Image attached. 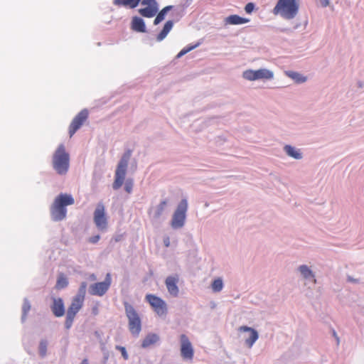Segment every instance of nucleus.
Segmentation results:
<instances>
[{"label":"nucleus","instance_id":"23","mask_svg":"<svg viewBox=\"0 0 364 364\" xmlns=\"http://www.w3.org/2000/svg\"><path fill=\"white\" fill-rule=\"evenodd\" d=\"M247 18H242L237 15H231L225 18V22L232 25L242 24L249 22Z\"/></svg>","mask_w":364,"mask_h":364},{"label":"nucleus","instance_id":"10","mask_svg":"<svg viewBox=\"0 0 364 364\" xmlns=\"http://www.w3.org/2000/svg\"><path fill=\"white\" fill-rule=\"evenodd\" d=\"M112 283L111 274L107 273L103 282L92 284L90 286L89 293L91 295L102 296L109 289Z\"/></svg>","mask_w":364,"mask_h":364},{"label":"nucleus","instance_id":"26","mask_svg":"<svg viewBox=\"0 0 364 364\" xmlns=\"http://www.w3.org/2000/svg\"><path fill=\"white\" fill-rule=\"evenodd\" d=\"M224 287L222 278L218 277L211 283V289L213 292L218 293L223 290Z\"/></svg>","mask_w":364,"mask_h":364},{"label":"nucleus","instance_id":"30","mask_svg":"<svg viewBox=\"0 0 364 364\" xmlns=\"http://www.w3.org/2000/svg\"><path fill=\"white\" fill-rule=\"evenodd\" d=\"M48 342L46 340H41L38 346L39 355L41 358H44L47 353Z\"/></svg>","mask_w":364,"mask_h":364},{"label":"nucleus","instance_id":"6","mask_svg":"<svg viewBox=\"0 0 364 364\" xmlns=\"http://www.w3.org/2000/svg\"><path fill=\"white\" fill-rule=\"evenodd\" d=\"M242 77L247 81H269L274 78V73L272 70L265 68L247 69L242 72Z\"/></svg>","mask_w":364,"mask_h":364},{"label":"nucleus","instance_id":"44","mask_svg":"<svg viewBox=\"0 0 364 364\" xmlns=\"http://www.w3.org/2000/svg\"><path fill=\"white\" fill-rule=\"evenodd\" d=\"M80 364H89L88 360L86 358L83 359Z\"/></svg>","mask_w":364,"mask_h":364},{"label":"nucleus","instance_id":"5","mask_svg":"<svg viewBox=\"0 0 364 364\" xmlns=\"http://www.w3.org/2000/svg\"><path fill=\"white\" fill-rule=\"evenodd\" d=\"M126 316L128 318V326L130 333L137 337L141 331V318L134 309V308L129 304H124Z\"/></svg>","mask_w":364,"mask_h":364},{"label":"nucleus","instance_id":"1","mask_svg":"<svg viewBox=\"0 0 364 364\" xmlns=\"http://www.w3.org/2000/svg\"><path fill=\"white\" fill-rule=\"evenodd\" d=\"M299 6L300 0H278L273 9V14L290 21L298 15Z\"/></svg>","mask_w":364,"mask_h":364},{"label":"nucleus","instance_id":"7","mask_svg":"<svg viewBox=\"0 0 364 364\" xmlns=\"http://www.w3.org/2000/svg\"><path fill=\"white\" fill-rule=\"evenodd\" d=\"M129 159L130 154L127 153L119 160L115 171L114 181L112 184L113 189L118 190L124 183Z\"/></svg>","mask_w":364,"mask_h":364},{"label":"nucleus","instance_id":"43","mask_svg":"<svg viewBox=\"0 0 364 364\" xmlns=\"http://www.w3.org/2000/svg\"><path fill=\"white\" fill-rule=\"evenodd\" d=\"M133 1H134V8H135V7H136L138 6V4H139V3L140 1L141 2L142 0H133Z\"/></svg>","mask_w":364,"mask_h":364},{"label":"nucleus","instance_id":"29","mask_svg":"<svg viewBox=\"0 0 364 364\" xmlns=\"http://www.w3.org/2000/svg\"><path fill=\"white\" fill-rule=\"evenodd\" d=\"M31 309V304L30 302L27 299H24L23 304L22 306V316L21 320L22 321H24L26 318L27 314Z\"/></svg>","mask_w":364,"mask_h":364},{"label":"nucleus","instance_id":"14","mask_svg":"<svg viewBox=\"0 0 364 364\" xmlns=\"http://www.w3.org/2000/svg\"><path fill=\"white\" fill-rule=\"evenodd\" d=\"M88 117V112L87 109H82L72 121L70 128L69 134L72 137L73 134L81 127L84 122Z\"/></svg>","mask_w":364,"mask_h":364},{"label":"nucleus","instance_id":"13","mask_svg":"<svg viewBox=\"0 0 364 364\" xmlns=\"http://www.w3.org/2000/svg\"><path fill=\"white\" fill-rule=\"evenodd\" d=\"M238 331L245 333L244 339L247 347L252 348L254 343L259 338L258 332L250 327L242 326L238 328Z\"/></svg>","mask_w":364,"mask_h":364},{"label":"nucleus","instance_id":"3","mask_svg":"<svg viewBox=\"0 0 364 364\" xmlns=\"http://www.w3.org/2000/svg\"><path fill=\"white\" fill-rule=\"evenodd\" d=\"M52 166L59 175L63 176L68 173L70 167V155L63 144L59 145L53 153Z\"/></svg>","mask_w":364,"mask_h":364},{"label":"nucleus","instance_id":"9","mask_svg":"<svg viewBox=\"0 0 364 364\" xmlns=\"http://www.w3.org/2000/svg\"><path fill=\"white\" fill-rule=\"evenodd\" d=\"M94 223L100 231L105 232L107 228V218L105 215V208L102 203H99L94 211Z\"/></svg>","mask_w":364,"mask_h":364},{"label":"nucleus","instance_id":"2","mask_svg":"<svg viewBox=\"0 0 364 364\" xmlns=\"http://www.w3.org/2000/svg\"><path fill=\"white\" fill-rule=\"evenodd\" d=\"M74 198L71 195L60 194L54 200L50 208V215L53 220L60 221L66 217L65 206L73 205Z\"/></svg>","mask_w":364,"mask_h":364},{"label":"nucleus","instance_id":"4","mask_svg":"<svg viewBox=\"0 0 364 364\" xmlns=\"http://www.w3.org/2000/svg\"><path fill=\"white\" fill-rule=\"evenodd\" d=\"M187 210L188 201L184 198L178 204L170 220V225L173 230H180L184 227Z\"/></svg>","mask_w":364,"mask_h":364},{"label":"nucleus","instance_id":"19","mask_svg":"<svg viewBox=\"0 0 364 364\" xmlns=\"http://www.w3.org/2000/svg\"><path fill=\"white\" fill-rule=\"evenodd\" d=\"M84 300H82L79 298L74 297L73 299L72 303L69 306L67 314L73 316H75L77 313L80 310L82 306Z\"/></svg>","mask_w":364,"mask_h":364},{"label":"nucleus","instance_id":"34","mask_svg":"<svg viewBox=\"0 0 364 364\" xmlns=\"http://www.w3.org/2000/svg\"><path fill=\"white\" fill-rule=\"evenodd\" d=\"M134 186V181L132 178H127L124 182V190L128 193H131Z\"/></svg>","mask_w":364,"mask_h":364},{"label":"nucleus","instance_id":"25","mask_svg":"<svg viewBox=\"0 0 364 364\" xmlns=\"http://www.w3.org/2000/svg\"><path fill=\"white\" fill-rule=\"evenodd\" d=\"M173 26V22L171 20L168 21L165 23L162 31L158 35L157 38H156L157 41H161L162 40H164L166 37L168 33L170 32V31L172 29Z\"/></svg>","mask_w":364,"mask_h":364},{"label":"nucleus","instance_id":"15","mask_svg":"<svg viewBox=\"0 0 364 364\" xmlns=\"http://www.w3.org/2000/svg\"><path fill=\"white\" fill-rule=\"evenodd\" d=\"M178 282V277L176 275L169 276L166 279L165 281L166 287L168 293L174 297L178 296L179 293V289L177 286Z\"/></svg>","mask_w":364,"mask_h":364},{"label":"nucleus","instance_id":"16","mask_svg":"<svg viewBox=\"0 0 364 364\" xmlns=\"http://www.w3.org/2000/svg\"><path fill=\"white\" fill-rule=\"evenodd\" d=\"M283 151L287 156L295 160H301L304 158L301 149L294 146L286 144L283 147Z\"/></svg>","mask_w":364,"mask_h":364},{"label":"nucleus","instance_id":"45","mask_svg":"<svg viewBox=\"0 0 364 364\" xmlns=\"http://www.w3.org/2000/svg\"><path fill=\"white\" fill-rule=\"evenodd\" d=\"M358 87H360V88H361V87H363V83L362 82H358Z\"/></svg>","mask_w":364,"mask_h":364},{"label":"nucleus","instance_id":"33","mask_svg":"<svg viewBox=\"0 0 364 364\" xmlns=\"http://www.w3.org/2000/svg\"><path fill=\"white\" fill-rule=\"evenodd\" d=\"M199 46V43H196V45L194 46H188L187 48H184L183 49H182L178 53V55H176V58H181L183 55H184L185 54L188 53V52L191 51L192 50H193L194 48H197L198 46Z\"/></svg>","mask_w":364,"mask_h":364},{"label":"nucleus","instance_id":"21","mask_svg":"<svg viewBox=\"0 0 364 364\" xmlns=\"http://www.w3.org/2000/svg\"><path fill=\"white\" fill-rule=\"evenodd\" d=\"M284 74L286 76L292 79L295 82L298 84L304 83L307 80V77L306 76L303 75L302 74L298 72L287 70L284 72Z\"/></svg>","mask_w":364,"mask_h":364},{"label":"nucleus","instance_id":"39","mask_svg":"<svg viewBox=\"0 0 364 364\" xmlns=\"http://www.w3.org/2000/svg\"><path fill=\"white\" fill-rule=\"evenodd\" d=\"M163 243L166 247H168L171 245L170 237L168 235H164L163 237Z\"/></svg>","mask_w":364,"mask_h":364},{"label":"nucleus","instance_id":"35","mask_svg":"<svg viewBox=\"0 0 364 364\" xmlns=\"http://www.w3.org/2000/svg\"><path fill=\"white\" fill-rule=\"evenodd\" d=\"M115 348L121 352L122 356L123 357V358L124 360H127L129 359V355H128L127 350L124 347L121 346H116Z\"/></svg>","mask_w":364,"mask_h":364},{"label":"nucleus","instance_id":"32","mask_svg":"<svg viewBox=\"0 0 364 364\" xmlns=\"http://www.w3.org/2000/svg\"><path fill=\"white\" fill-rule=\"evenodd\" d=\"M68 284V279L63 275L59 276L57 280L55 287L58 289H61L67 287Z\"/></svg>","mask_w":364,"mask_h":364},{"label":"nucleus","instance_id":"38","mask_svg":"<svg viewBox=\"0 0 364 364\" xmlns=\"http://www.w3.org/2000/svg\"><path fill=\"white\" fill-rule=\"evenodd\" d=\"M255 9V4L253 3H248L245 7V10L247 14L252 13Z\"/></svg>","mask_w":364,"mask_h":364},{"label":"nucleus","instance_id":"8","mask_svg":"<svg viewBox=\"0 0 364 364\" xmlns=\"http://www.w3.org/2000/svg\"><path fill=\"white\" fill-rule=\"evenodd\" d=\"M180 353L183 360L191 361L194 356V348L188 336H180Z\"/></svg>","mask_w":364,"mask_h":364},{"label":"nucleus","instance_id":"49","mask_svg":"<svg viewBox=\"0 0 364 364\" xmlns=\"http://www.w3.org/2000/svg\"><path fill=\"white\" fill-rule=\"evenodd\" d=\"M107 358H108V356H105V360H107Z\"/></svg>","mask_w":364,"mask_h":364},{"label":"nucleus","instance_id":"46","mask_svg":"<svg viewBox=\"0 0 364 364\" xmlns=\"http://www.w3.org/2000/svg\"><path fill=\"white\" fill-rule=\"evenodd\" d=\"M348 280L350 281V282H355L356 281L355 279H352L350 277H348Z\"/></svg>","mask_w":364,"mask_h":364},{"label":"nucleus","instance_id":"11","mask_svg":"<svg viewBox=\"0 0 364 364\" xmlns=\"http://www.w3.org/2000/svg\"><path fill=\"white\" fill-rule=\"evenodd\" d=\"M145 299L159 316H161L166 314L167 305L160 297L154 294H147Z\"/></svg>","mask_w":364,"mask_h":364},{"label":"nucleus","instance_id":"24","mask_svg":"<svg viewBox=\"0 0 364 364\" xmlns=\"http://www.w3.org/2000/svg\"><path fill=\"white\" fill-rule=\"evenodd\" d=\"M159 340V336L156 333L148 334L143 340L141 346L143 348H147L151 345L156 343Z\"/></svg>","mask_w":364,"mask_h":364},{"label":"nucleus","instance_id":"42","mask_svg":"<svg viewBox=\"0 0 364 364\" xmlns=\"http://www.w3.org/2000/svg\"><path fill=\"white\" fill-rule=\"evenodd\" d=\"M333 336L336 339L337 346H338L340 344V338H339L338 334L336 333V332L335 331H333Z\"/></svg>","mask_w":364,"mask_h":364},{"label":"nucleus","instance_id":"12","mask_svg":"<svg viewBox=\"0 0 364 364\" xmlns=\"http://www.w3.org/2000/svg\"><path fill=\"white\" fill-rule=\"evenodd\" d=\"M296 273L306 282L316 284V274L311 267L306 264L299 265L296 269Z\"/></svg>","mask_w":364,"mask_h":364},{"label":"nucleus","instance_id":"18","mask_svg":"<svg viewBox=\"0 0 364 364\" xmlns=\"http://www.w3.org/2000/svg\"><path fill=\"white\" fill-rule=\"evenodd\" d=\"M167 205L168 200L165 199L161 201L158 205L152 209L151 213L154 220L157 221L161 218Z\"/></svg>","mask_w":364,"mask_h":364},{"label":"nucleus","instance_id":"17","mask_svg":"<svg viewBox=\"0 0 364 364\" xmlns=\"http://www.w3.org/2000/svg\"><path fill=\"white\" fill-rule=\"evenodd\" d=\"M51 310L55 316H63L65 314V307L63 299L60 298H54L53 305L51 306Z\"/></svg>","mask_w":364,"mask_h":364},{"label":"nucleus","instance_id":"47","mask_svg":"<svg viewBox=\"0 0 364 364\" xmlns=\"http://www.w3.org/2000/svg\"><path fill=\"white\" fill-rule=\"evenodd\" d=\"M90 277H91V279H92V280H95V279H96V277H95V276L94 274H92V275L90 276Z\"/></svg>","mask_w":364,"mask_h":364},{"label":"nucleus","instance_id":"41","mask_svg":"<svg viewBox=\"0 0 364 364\" xmlns=\"http://www.w3.org/2000/svg\"><path fill=\"white\" fill-rule=\"evenodd\" d=\"M321 5L323 7H326L329 5V1L328 0H318Z\"/></svg>","mask_w":364,"mask_h":364},{"label":"nucleus","instance_id":"20","mask_svg":"<svg viewBox=\"0 0 364 364\" xmlns=\"http://www.w3.org/2000/svg\"><path fill=\"white\" fill-rule=\"evenodd\" d=\"M132 28L136 32H146V26L144 20L137 16L133 17L132 21Z\"/></svg>","mask_w":364,"mask_h":364},{"label":"nucleus","instance_id":"27","mask_svg":"<svg viewBox=\"0 0 364 364\" xmlns=\"http://www.w3.org/2000/svg\"><path fill=\"white\" fill-rule=\"evenodd\" d=\"M172 6H167L164 7L156 16V18L154 19V25L159 24L160 22H161L164 18L166 14L172 9Z\"/></svg>","mask_w":364,"mask_h":364},{"label":"nucleus","instance_id":"36","mask_svg":"<svg viewBox=\"0 0 364 364\" xmlns=\"http://www.w3.org/2000/svg\"><path fill=\"white\" fill-rule=\"evenodd\" d=\"M74 318L75 316L66 314L65 326L67 329H69L72 326Z\"/></svg>","mask_w":364,"mask_h":364},{"label":"nucleus","instance_id":"37","mask_svg":"<svg viewBox=\"0 0 364 364\" xmlns=\"http://www.w3.org/2000/svg\"><path fill=\"white\" fill-rule=\"evenodd\" d=\"M141 4L146 6H158V4L156 0H142Z\"/></svg>","mask_w":364,"mask_h":364},{"label":"nucleus","instance_id":"28","mask_svg":"<svg viewBox=\"0 0 364 364\" xmlns=\"http://www.w3.org/2000/svg\"><path fill=\"white\" fill-rule=\"evenodd\" d=\"M113 4L119 6H125L134 9V1L133 0H114Z\"/></svg>","mask_w":364,"mask_h":364},{"label":"nucleus","instance_id":"40","mask_svg":"<svg viewBox=\"0 0 364 364\" xmlns=\"http://www.w3.org/2000/svg\"><path fill=\"white\" fill-rule=\"evenodd\" d=\"M100 239V236L99 235H95L89 238V242L91 243H97Z\"/></svg>","mask_w":364,"mask_h":364},{"label":"nucleus","instance_id":"22","mask_svg":"<svg viewBox=\"0 0 364 364\" xmlns=\"http://www.w3.org/2000/svg\"><path fill=\"white\" fill-rule=\"evenodd\" d=\"M159 10L158 6H146L139 9V13L144 17L151 18L154 16Z\"/></svg>","mask_w":364,"mask_h":364},{"label":"nucleus","instance_id":"48","mask_svg":"<svg viewBox=\"0 0 364 364\" xmlns=\"http://www.w3.org/2000/svg\"><path fill=\"white\" fill-rule=\"evenodd\" d=\"M205 207H208V203H206L205 204Z\"/></svg>","mask_w":364,"mask_h":364},{"label":"nucleus","instance_id":"31","mask_svg":"<svg viewBox=\"0 0 364 364\" xmlns=\"http://www.w3.org/2000/svg\"><path fill=\"white\" fill-rule=\"evenodd\" d=\"M86 289H87V283L85 282H82L80 284V288L78 289V292L75 297L79 298L82 300H84L85 296L86 294Z\"/></svg>","mask_w":364,"mask_h":364}]
</instances>
